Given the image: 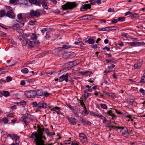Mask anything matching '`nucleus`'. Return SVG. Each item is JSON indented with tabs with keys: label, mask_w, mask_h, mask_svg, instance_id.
<instances>
[{
	"label": "nucleus",
	"mask_w": 145,
	"mask_h": 145,
	"mask_svg": "<svg viewBox=\"0 0 145 145\" xmlns=\"http://www.w3.org/2000/svg\"><path fill=\"white\" fill-rule=\"evenodd\" d=\"M42 128L40 127L39 125H37V132L33 133L30 138H35L34 141L36 145H52L53 144L52 143L44 144V140H46V138L45 136L43 135L44 128L42 125Z\"/></svg>",
	"instance_id": "1"
},
{
	"label": "nucleus",
	"mask_w": 145,
	"mask_h": 145,
	"mask_svg": "<svg viewBox=\"0 0 145 145\" xmlns=\"http://www.w3.org/2000/svg\"><path fill=\"white\" fill-rule=\"evenodd\" d=\"M78 5L75 2H67L63 5L61 6L63 10L67 9L72 10L76 8Z\"/></svg>",
	"instance_id": "2"
},
{
	"label": "nucleus",
	"mask_w": 145,
	"mask_h": 145,
	"mask_svg": "<svg viewBox=\"0 0 145 145\" xmlns=\"http://www.w3.org/2000/svg\"><path fill=\"white\" fill-rule=\"evenodd\" d=\"M6 16L10 18L14 19L15 18V15L14 13L12 8L10 6H6Z\"/></svg>",
	"instance_id": "3"
},
{
	"label": "nucleus",
	"mask_w": 145,
	"mask_h": 145,
	"mask_svg": "<svg viewBox=\"0 0 145 145\" xmlns=\"http://www.w3.org/2000/svg\"><path fill=\"white\" fill-rule=\"evenodd\" d=\"M29 15L32 18H38L41 15V14L40 12V10L37 9L35 10L32 9L30 10L29 12Z\"/></svg>",
	"instance_id": "4"
},
{
	"label": "nucleus",
	"mask_w": 145,
	"mask_h": 145,
	"mask_svg": "<svg viewBox=\"0 0 145 145\" xmlns=\"http://www.w3.org/2000/svg\"><path fill=\"white\" fill-rule=\"evenodd\" d=\"M23 41H24V43L23 44V45H24L26 44H27L29 46L31 47H34L36 45L40 43L39 41L37 40L31 41L30 40H28L27 41L25 40H23Z\"/></svg>",
	"instance_id": "5"
},
{
	"label": "nucleus",
	"mask_w": 145,
	"mask_h": 145,
	"mask_svg": "<svg viewBox=\"0 0 145 145\" xmlns=\"http://www.w3.org/2000/svg\"><path fill=\"white\" fill-rule=\"evenodd\" d=\"M118 129H121L120 131L122 133L121 135L125 137H128L129 135V133L128 132V130L127 128L125 127H118Z\"/></svg>",
	"instance_id": "6"
},
{
	"label": "nucleus",
	"mask_w": 145,
	"mask_h": 145,
	"mask_svg": "<svg viewBox=\"0 0 145 145\" xmlns=\"http://www.w3.org/2000/svg\"><path fill=\"white\" fill-rule=\"evenodd\" d=\"M26 96L27 97L29 98H32L35 96V90H31L25 91Z\"/></svg>",
	"instance_id": "7"
},
{
	"label": "nucleus",
	"mask_w": 145,
	"mask_h": 145,
	"mask_svg": "<svg viewBox=\"0 0 145 145\" xmlns=\"http://www.w3.org/2000/svg\"><path fill=\"white\" fill-rule=\"evenodd\" d=\"M69 75V73H67L65 75H62L59 79V82H62L64 80L66 82H67L68 81V77Z\"/></svg>",
	"instance_id": "8"
},
{
	"label": "nucleus",
	"mask_w": 145,
	"mask_h": 145,
	"mask_svg": "<svg viewBox=\"0 0 145 145\" xmlns=\"http://www.w3.org/2000/svg\"><path fill=\"white\" fill-rule=\"evenodd\" d=\"M26 36L28 38V40H34L36 39L37 36L34 33H31L26 34Z\"/></svg>",
	"instance_id": "9"
},
{
	"label": "nucleus",
	"mask_w": 145,
	"mask_h": 145,
	"mask_svg": "<svg viewBox=\"0 0 145 145\" xmlns=\"http://www.w3.org/2000/svg\"><path fill=\"white\" fill-rule=\"evenodd\" d=\"M47 104L44 103L43 101L40 102L38 103V109L46 108L47 107Z\"/></svg>",
	"instance_id": "10"
},
{
	"label": "nucleus",
	"mask_w": 145,
	"mask_h": 145,
	"mask_svg": "<svg viewBox=\"0 0 145 145\" xmlns=\"http://www.w3.org/2000/svg\"><path fill=\"white\" fill-rule=\"evenodd\" d=\"M91 5L89 4H85L81 6L80 10L82 11H85L88 9H90L91 8Z\"/></svg>",
	"instance_id": "11"
},
{
	"label": "nucleus",
	"mask_w": 145,
	"mask_h": 145,
	"mask_svg": "<svg viewBox=\"0 0 145 145\" xmlns=\"http://www.w3.org/2000/svg\"><path fill=\"white\" fill-rule=\"evenodd\" d=\"M63 57L64 59H67L72 58L73 57V56L70 53L66 52L64 54Z\"/></svg>",
	"instance_id": "12"
},
{
	"label": "nucleus",
	"mask_w": 145,
	"mask_h": 145,
	"mask_svg": "<svg viewBox=\"0 0 145 145\" xmlns=\"http://www.w3.org/2000/svg\"><path fill=\"white\" fill-rule=\"evenodd\" d=\"M60 110L61 108L60 107L57 106H55L51 109V111H55L57 112V114H61L60 111Z\"/></svg>",
	"instance_id": "13"
},
{
	"label": "nucleus",
	"mask_w": 145,
	"mask_h": 145,
	"mask_svg": "<svg viewBox=\"0 0 145 145\" xmlns=\"http://www.w3.org/2000/svg\"><path fill=\"white\" fill-rule=\"evenodd\" d=\"M80 139L83 140L84 141H86L87 140V137L86 136L84 133H81L79 135Z\"/></svg>",
	"instance_id": "14"
},
{
	"label": "nucleus",
	"mask_w": 145,
	"mask_h": 145,
	"mask_svg": "<svg viewBox=\"0 0 145 145\" xmlns=\"http://www.w3.org/2000/svg\"><path fill=\"white\" fill-rule=\"evenodd\" d=\"M35 96H42L43 94L42 91L41 90H39L37 91H35Z\"/></svg>",
	"instance_id": "15"
},
{
	"label": "nucleus",
	"mask_w": 145,
	"mask_h": 145,
	"mask_svg": "<svg viewBox=\"0 0 145 145\" xmlns=\"http://www.w3.org/2000/svg\"><path fill=\"white\" fill-rule=\"evenodd\" d=\"M6 11L3 9L0 10V17L2 18L4 16H6Z\"/></svg>",
	"instance_id": "16"
},
{
	"label": "nucleus",
	"mask_w": 145,
	"mask_h": 145,
	"mask_svg": "<svg viewBox=\"0 0 145 145\" xmlns=\"http://www.w3.org/2000/svg\"><path fill=\"white\" fill-rule=\"evenodd\" d=\"M47 0H38L37 6L40 7L41 4H42L46 1Z\"/></svg>",
	"instance_id": "17"
},
{
	"label": "nucleus",
	"mask_w": 145,
	"mask_h": 145,
	"mask_svg": "<svg viewBox=\"0 0 145 145\" xmlns=\"http://www.w3.org/2000/svg\"><path fill=\"white\" fill-rule=\"evenodd\" d=\"M76 120V119L75 118H71V119L69 121L70 123L73 125H75L76 123L75 120Z\"/></svg>",
	"instance_id": "18"
},
{
	"label": "nucleus",
	"mask_w": 145,
	"mask_h": 145,
	"mask_svg": "<svg viewBox=\"0 0 145 145\" xmlns=\"http://www.w3.org/2000/svg\"><path fill=\"white\" fill-rule=\"evenodd\" d=\"M140 83H145V72L143 74V76H142Z\"/></svg>",
	"instance_id": "19"
},
{
	"label": "nucleus",
	"mask_w": 145,
	"mask_h": 145,
	"mask_svg": "<svg viewBox=\"0 0 145 145\" xmlns=\"http://www.w3.org/2000/svg\"><path fill=\"white\" fill-rule=\"evenodd\" d=\"M38 0H29V2L37 6Z\"/></svg>",
	"instance_id": "20"
},
{
	"label": "nucleus",
	"mask_w": 145,
	"mask_h": 145,
	"mask_svg": "<svg viewBox=\"0 0 145 145\" xmlns=\"http://www.w3.org/2000/svg\"><path fill=\"white\" fill-rule=\"evenodd\" d=\"M19 139L20 137L18 135H17L16 138H14L16 142V144L17 145H19V144L20 142Z\"/></svg>",
	"instance_id": "21"
},
{
	"label": "nucleus",
	"mask_w": 145,
	"mask_h": 145,
	"mask_svg": "<svg viewBox=\"0 0 145 145\" xmlns=\"http://www.w3.org/2000/svg\"><path fill=\"white\" fill-rule=\"evenodd\" d=\"M142 63L140 62L138 63L137 64H134V67L135 69L138 68L141 66Z\"/></svg>",
	"instance_id": "22"
},
{
	"label": "nucleus",
	"mask_w": 145,
	"mask_h": 145,
	"mask_svg": "<svg viewBox=\"0 0 145 145\" xmlns=\"http://www.w3.org/2000/svg\"><path fill=\"white\" fill-rule=\"evenodd\" d=\"M17 135H14L11 134H8L7 135V136L10 137L12 139H14Z\"/></svg>",
	"instance_id": "23"
},
{
	"label": "nucleus",
	"mask_w": 145,
	"mask_h": 145,
	"mask_svg": "<svg viewBox=\"0 0 145 145\" xmlns=\"http://www.w3.org/2000/svg\"><path fill=\"white\" fill-rule=\"evenodd\" d=\"M87 42L89 44H92L95 43V40L91 38L89 39L87 41Z\"/></svg>",
	"instance_id": "24"
},
{
	"label": "nucleus",
	"mask_w": 145,
	"mask_h": 145,
	"mask_svg": "<svg viewBox=\"0 0 145 145\" xmlns=\"http://www.w3.org/2000/svg\"><path fill=\"white\" fill-rule=\"evenodd\" d=\"M2 121L4 123V124H6L8 123V120L6 117L3 118L2 119Z\"/></svg>",
	"instance_id": "25"
},
{
	"label": "nucleus",
	"mask_w": 145,
	"mask_h": 145,
	"mask_svg": "<svg viewBox=\"0 0 145 145\" xmlns=\"http://www.w3.org/2000/svg\"><path fill=\"white\" fill-rule=\"evenodd\" d=\"M108 30L111 31V30H116L117 28H118L117 27L114 26H112L111 27H108Z\"/></svg>",
	"instance_id": "26"
},
{
	"label": "nucleus",
	"mask_w": 145,
	"mask_h": 145,
	"mask_svg": "<svg viewBox=\"0 0 145 145\" xmlns=\"http://www.w3.org/2000/svg\"><path fill=\"white\" fill-rule=\"evenodd\" d=\"M84 97L85 99V100L86 101V99L88 98V93L86 91H84Z\"/></svg>",
	"instance_id": "27"
},
{
	"label": "nucleus",
	"mask_w": 145,
	"mask_h": 145,
	"mask_svg": "<svg viewBox=\"0 0 145 145\" xmlns=\"http://www.w3.org/2000/svg\"><path fill=\"white\" fill-rule=\"evenodd\" d=\"M22 72L23 73H27L28 72L29 70L27 68H24L21 70Z\"/></svg>",
	"instance_id": "28"
},
{
	"label": "nucleus",
	"mask_w": 145,
	"mask_h": 145,
	"mask_svg": "<svg viewBox=\"0 0 145 145\" xmlns=\"http://www.w3.org/2000/svg\"><path fill=\"white\" fill-rule=\"evenodd\" d=\"M19 0H10V3L11 4L14 3L16 4L19 2Z\"/></svg>",
	"instance_id": "29"
},
{
	"label": "nucleus",
	"mask_w": 145,
	"mask_h": 145,
	"mask_svg": "<svg viewBox=\"0 0 145 145\" xmlns=\"http://www.w3.org/2000/svg\"><path fill=\"white\" fill-rule=\"evenodd\" d=\"M125 19V18L124 17H119L118 19V21H123Z\"/></svg>",
	"instance_id": "30"
},
{
	"label": "nucleus",
	"mask_w": 145,
	"mask_h": 145,
	"mask_svg": "<svg viewBox=\"0 0 145 145\" xmlns=\"http://www.w3.org/2000/svg\"><path fill=\"white\" fill-rule=\"evenodd\" d=\"M37 22V21L36 20H31L29 22V24L31 25H33Z\"/></svg>",
	"instance_id": "31"
},
{
	"label": "nucleus",
	"mask_w": 145,
	"mask_h": 145,
	"mask_svg": "<svg viewBox=\"0 0 145 145\" xmlns=\"http://www.w3.org/2000/svg\"><path fill=\"white\" fill-rule=\"evenodd\" d=\"M129 14H131L133 15V16H134L135 15H137V14L136 13H135L134 14H133L130 11H128L126 12L125 14V16H127Z\"/></svg>",
	"instance_id": "32"
},
{
	"label": "nucleus",
	"mask_w": 145,
	"mask_h": 145,
	"mask_svg": "<svg viewBox=\"0 0 145 145\" xmlns=\"http://www.w3.org/2000/svg\"><path fill=\"white\" fill-rule=\"evenodd\" d=\"M100 106L102 108L105 109H107V105L105 104L101 103L100 104Z\"/></svg>",
	"instance_id": "33"
},
{
	"label": "nucleus",
	"mask_w": 145,
	"mask_h": 145,
	"mask_svg": "<svg viewBox=\"0 0 145 145\" xmlns=\"http://www.w3.org/2000/svg\"><path fill=\"white\" fill-rule=\"evenodd\" d=\"M3 95L5 96L8 97L9 95V93L8 91H3Z\"/></svg>",
	"instance_id": "34"
},
{
	"label": "nucleus",
	"mask_w": 145,
	"mask_h": 145,
	"mask_svg": "<svg viewBox=\"0 0 145 145\" xmlns=\"http://www.w3.org/2000/svg\"><path fill=\"white\" fill-rule=\"evenodd\" d=\"M86 76H91L93 74L90 71H86Z\"/></svg>",
	"instance_id": "35"
},
{
	"label": "nucleus",
	"mask_w": 145,
	"mask_h": 145,
	"mask_svg": "<svg viewBox=\"0 0 145 145\" xmlns=\"http://www.w3.org/2000/svg\"><path fill=\"white\" fill-rule=\"evenodd\" d=\"M108 27L104 28H99L98 29L100 31H106L107 30H108V29H109Z\"/></svg>",
	"instance_id": "36"
},
{
	"label": "nucleus",
	"mask_w": 145,
	"mask_h": 145,
	"mask_svg": "<svg viewBox=\"0 0 145 145\" xmlns=\"http://www.w3.org/2000/svg\"><path fill=\"white\" fill-rule=\"evenodd\" d=\"M140 93H142V95H145V90L143 88H140L139 91Z\"/></svg>",
	"instance_id": "37"
},
{
	"label": "nucleus",
	"mask_w": 145,
	"mask_h": 145,
	"mask_svg": "<svg viewBox=\"0 0 145 145\" xmlns=\"http://www.w3.org/2000/svg\"><path fill=\"white\" fill-rule=\"evenodd\" d=\"M127 43L131 46H136L135 42H127Z\"/></svg>",
	"instance_id": "38"
},
{
	"label": "nucleus",
	"mask_w": 145,
	"mask_h": 145,
	"mask_svg": "<svg viewBox=\"0 0 145 145\" xmlns=\"http://www.w3.org/2000/svg\"><path fill=\"white\" fill-rule=\"evenodd\" d=\"M42 7L45 9H47L48 8V6L46 2L42 4Z\"/></svg>",
	"instance_id": "39"
},
{
	"label": "nucleus",
	"mask_w": 145,
	"mask_h": 145,
	"mask_svg": "<svg viewBox=\"0 0 145 145\" xmlns=\"http://www.w3.org/2000/svg\"><path fill=\"white\" fill-rule=\"evenodd\" d=\"M22 15L21 14H19L17 15V18L19 20L22 19Z\"/></svg>",
	"instance_id": "40"
},
{
	"label": "nucleus",
	"mask_w": 145,
	"mask_h": 145,
	"mask_svg": "<svg viewBox=\"0 0 145 145\" xmlns=\"http://www.w3.org/2000/svg\"><path fill=\"white\" fill-rule=\"evenodd\" d=\"M79 101L80 105L81 106L83 107V106L85 105V104H84L83 100H79Z\"/></svg>",
	"instance_id": "41"
},
{
	"label": "nucleus",
	"mask_w": 145,
	"mask_h": 145,
	"mask_svg": "<svg viewBox=\"0 0 145 145\" xmlns=\"http://www.w3.org/2000/svg\"><path fill=\"white\" fill-rule=\"evenodd\" d=\"M32 105L33 106V107H37L38 104L37 102H34L32 103Z\"/></svg>",
	"instance_id": "42"
},
{
	"label": "nucleus",
	"mask_w": 145,
	"mask_h": 145,
	"mask_svg": "<svg viewBox=\"0 0 145 145\" xmlns=\"http://www.w3.org/2000/svg\"><path fill=\"white\" fill-rule=\"evenodd\" d=\"M20 105H26V102L23 100L20 101Z\"/></svg>",
	"instance_id": "43"
},
{
	"label": "nucleus",
	"mask_w": 145,
	"mask_h": 145,
	"mask_svg": "<svg viewBox=\"0 0 145 145\" xmlns=\"http://www.w3.org/2000/svg\"><path fill=\"white\" fill-rule=\"evenodd\" d=\"M84 45V44L82 43V44H80L79 45V47L81 49H84L85 48V47L83 46Z\"/></svg>",
	"instance_id": "44"
},
{
	"label": "nucleus",
	"mask_w": 145,
	"mask_h": 145,
	"mask_svg": "<svg viewBox=\"0 0 145 145\" xmlns=\"http://www.w3.org/2000/svg\"><path fill=\"white\" fill-rule=\"evenodd\" d=\"M112 111L111 110L108 111L106 114H108V116H111L112 114Z\"/></svg>",
	"instance_id": "45"
},
{
	"label": "nucleus",
	"mask_w": 145,
	"mask_h": 145,
	"mask_svg": "<svg viewBox=\"0 0 145 145\" xmlns=\"http://www.w3.org/2000/svg\"><path fill=\"white\" fill-rule=\"evenodd\" d=\"M121 35L123 37H125L126 38H128V35L127 33H121Z\"/></svg>",
	"instance_id": "46"
},
{
	"label": "nucleus",
	"mask_w": 145,
	"mask_h": 145,
	"mask_svg": "<svg viewBox=\"0 0 145 145\" xmlns=\"http://www.w3.org/2000/svg\"><path fill=\"white\" fill-rule=\"evenodd\" d=\"M108 123L106 125V127H109V128H110L111 126L110 125V124H111V123L110 121H108Z\"/></svg>",
	"instance_id": "47"
},
{
	"label": "nucleus",
	"mask_w": 145,
	"mask_h": 145,
	"mask_svg": "<svg viewBox=\"0 0 145 145\" xmlns=\"http://www.w3.org/2000/svg\"><path fill=\"white\" fill-rule=\"evenodd\" d=\"M66 104L67 105V106L71 110L73 109V107L71 105L67 103H66Z\"/></svg>",
	"instance_id": "48"
},
{
	"label": "nucleus",
	"mask_w": 145,
	"mask_h": 145,
	"mask_svg": "<svg viewBox=\"0 0 145 145\" xmlns=\"http://www.w3.org/2000/svg\"><path fill=\"white\" fill-rule=\"evenodd\" d=\"M118 21V20L117 19H114L113 20H112L111 21V22L112 24H115Z\"/></svg>",
	"instance_id": "49"
},
{
	"label": "nucleus",
	"mask_w": 145,
	"mask_h": 145,
	"mask_svg": "<svg viewBox=\"0 0 145 145\" xmlns=\"http://www.w3.org/2000/svg\"><path fill=\"white\" fill-rule=\"evenodd\" d=\"M106 61L107 63H109L110 62L113 63H114L113 59H112V60L106 59Z\"/></svg>",
	"instance_id": "50"
},
{
	"label": "nucleus",
	"mask_w": 145,
	"mask_h": 145,
	"mask_svg": "<svg viewBox=\"0 0 145 145\" xmlns=\"http://www.w3.org/2000/svg\"><path fill=\"white\" fill-rule=\"evenodd\" d=\"M108 11L109 12H114L115 11L114 8H110L108 9Z\"/></svg>",
	"instance_id": "51"
},
{
	"label": "nucleus",
	"mask_w": 145,
	"mask_h": 145,
	"mask_svg": "<svg viewBox=\"0 0 145 145\" xmlns=\"http://www.w3.org/2000/svg\"><path fill=\"white\" fill-rule=\"evenodd\" d=\"M111 72V71L109 70L105 71L104 72H103V73H104V75H106V74L107 73H109V72Z\"/></svg>",
	"instance_id": "52"
},
{
	"label": "nucleus",
	"mask_w": 145,
	"mask_h": 145,
	"mask_svg": "<svg viewBox=\"0 0 145 145\" xmlns=\"http://www.w3.org/2000/svg\"><path fill=\"white\" fill-rule=\"evenodd\" d=\"M7 117H13L14 116V115L12 113L9 114L7 115Z\"/></svg>",
	"instance_id": "53"
},
{
	"label": "nucleus",
	"mask_w": 145,
	"mask_h": 145,
	"mask_svg": "<svg viewBox=\"0 0 145 145\" xmlns=\"http://www.w3.org/2000/svg\"><path fill=\"white\" fill-rule=\"evenodd\" d=\"M46 133L47 135L48 134V133L49 132V130L48 129L46 128L45 129H44V131Z\"/></svg>",
	"instance_id": "54"
},
{
	"label": "nucleus",
	"mask_w": 145,
	"mask_h": 145,
	"mask_svg": "<svg viewBox=\"0 0 145 145\" xmlns=\"http://www.w3.org/2000/svg\"><path fill=\"white\" fill-rule=\"evenodd\" d=\"M103 50L106 49L107 51H109L110 50V48L106 46L103 48Z\"/></svg>",
	"instance_id": "55"
},
{
	"label": "nucleus",
	"mask_w": 145,
	"mask_h": 145,
	"mask_svg": "<svg viewBox=\"0 0 145 145\" xmlns=\"http://www.w3.org/2000/svg\"><path fill=\"white\" fill-rule=\"evenodd\" d=\"M134 102V100L133 99H131L129 102V104L130 105H133V104Z\"/></svg>",
	"instance_id": "56"
},
{
	"label": "nucleus",
	"mask_w": 145,
	"mask_h": 145,
	"mask_svg": "<svg viewBox=\"0 0 145 145\" xmlns=\"http://www.w3.org/2000/svg\"><path fill=\"white\" fill-rule=\"evenodd\" d=\"M7 81H10L12 80V78L8 76L7 77Z\"/></svg>",
	"instance_id": "57"
},
{
	"label": "nucleus",
	"mask_w": 145,
	"mask_h": 145,
	"mask_svg": "<svg viewBox=\"0 0 145 145\" xmlns=\"http://www.w3.org/2000/svg\"><path fill=\"white\" fill-rule=\"evenodd\" d=\"M62 48L64 49H67L69 48V46L66 45H64Z\"/></svg>",
	"instance_id": "58"
},
{
	"label": "nucleus",
	"mask_w": 145,
	"mask_h": 145,
	"mask_svg": "<svg viewBox=\"0 0 145 145\" xmlns=\"http://www.w3.org/2000/svg\"><path fill=\"white\" fill-rule=\"evenodd\" d=\"M47 30V29L46 28H43L41 30V32L42 33H44Z\"/></svg>",
	"instance_id": "59"
},
{
	"label": "nucleus",
	"mask_w": 145,
	"mask_h": 145,
	"mask_svg": "<svg viewBox=\"0 0 145 145\" xmlns=\"http://www.w3.org/2000/svg\"><path fill=\"white\" fill-rule=\"evenodd\" d=\"M92 48L94 49H95L97 48V44H95L93 45L92 46Z\"/></svg>",
	"instance_id": "60"
},
{
	"label": "nucleus",
	"mask_w": 145,
	"mask_h": 145,
	"mask_svg": "<svg viewBox=\"0 0 145 145\" xmlns=\"http://www.w3.org/2000/svg\"><path fill=\"white\" fill-rule=\"evenodd\" d=\"M113 94V93H106L105 94L109 96H112V95Z\"/></svg>",
	"instance_id": "61"
},
{
	"label": "nucleus",
	"mask_w": 145,
	"mask_h": 145,
	"mask_svg": "<svg viewBox=\"0 0 145 145\" xmlns=\"http://www.w3.org/2000/svg\"><path fill=\"white\" fill-rule=\"evenodd\" d=\"M25 84V82L24 80H22L21 81L20 84L24 86Z\"/></svg>",
	"instance_id": "62"
},
{
	"label": "nucleus",
	"mask_w": 145,
	"mask_h": 145,
	"mask_svg": "<svg viewBox=\"0 0 145 145\" xmlns=\"http://www.w3.org/2000/svg\"><path fill=\"white\" fill-rule=\"evenodd\" d=\"M22 119L24 121V123L26 124V125H27L28 123L27 122V121L26 120H25L24 118H22Z\"/></svg>",
	"instance_id": "63"
},
{
	"label": "nucleus",
	"mask_w": 145,
	"mask_h": 145,
	"mask_svg": "<svg viewBox=\"0 0 145 145\" xmlns=\"http://www.w3.org/2000/svg\"><path fill=\"white\" fill-rule=\"evenodd\" d=\"M50 95V94L48 92H46L44 93V95L46 97Z\"/></svg>",
	"instance_id": "64"
}]
</instances>
